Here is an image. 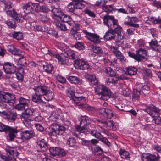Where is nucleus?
I'll return each mask as SVG.
<instances>
[{
    "instance_id": "10",
    "label": "nucleus",
    "mask_w": 161,
    "mask_h": 161,
    "mask_svg": "<svg viewBox=\"0 0 161 161\" xmlns=\"http://www.w3.org/2000/svg\"><path fill=\"white\" fill-rule=\"evenodd\" d=\"M82 31L86 35V37L91 42L96 43H98L100 42V40L98 35L90 33L86 30H83Z\"/></svg>"
},
{
    "instance_id": "27",
    "label": "nucleus",
    "mask_w": 161,
    "mask_h": 161,
    "mask_svg": "<svg viewBox=\"0 0 161 161\" xmlns=\"http://www.w3.org/2000/svg\"><path fill=\"white\" fill-rule=\"evenodd\" d=\"M32 3H28L25 4L23 7L24 12L26 14L30 13L32 11Z\"/></svg>"
},
{
    "instance_id": "25",
    "label": "nucleus",
    "mask_w": 161,
    "mask_h": 161,
    "mask_svg": "<svg viewBox=\"0 0 161 161\" xmlns=\"http://www.w3.org/2000/svg\"><path fill=\"white\" fill-rule=\"evenodd\" d=\"M85 77L92 84L96 85L98 83V80L94 75L87 74L85 75Z\"/></svg>"
},
{
    "instance_id": "34",
    "label": "nucleus",
    "mask_w": 161,
    "mask_h": 161,
    "mask_svg": "<svg viewBox=\"0 0 161 161\" xmlns=\"http://www.w3.org/2000/svg\"><path fill=\"white\" fill-rule=\"evenodd\" d=\"M43 69L45 72L48 74L52 73L54 69V67L51 64H47L43 66Z\"/></svg>"
},
{
    "instance_id": "28",
    "label": "nucleus",
    "mask_w": 161,
    "mask_h": 161,
    "mask_svg": "<svg viewBox=\"0 0 161 161\" xmlns=\"http://www.w3.org/2000/svg\"><path fill=\"white\" fill-rule=\"evenodd\" d=\"M122 90L121 93L125 97L129 96L130 93L126 85L124 84H121L120 85Z\"/></svg>"
},
{
    "instance_id": "11",
    "label": "nucleus",
    "mask_w": 161,
    "mask_h": 161,
    "mask_svg": "<svg viewBox=\"0 0 161 161\" xmlns=\"http://www.w3.org/2000/svg\"><path fill=\"white\" fill-rule=\"evenodd\" d=\"M3 67L6 73L12 74L15 73L16 71V66L11 63L9 62L4 63Z\"/></svg>"
},
{
    "instance_id": "49",
    "label": "nucleus",
    "mask_w": 161,
    "mask_h": 161,
    "mask_svg": "<svg viewBox=\"0 0 161 161\" xmlns=\"http://www.w3.org/2000/svg\"><path fill=\"white\" fill-rule=\"evenodd\" d=\"M24 112L28 115L29 116L31 117L34 116L35 110L33 108H28L25 110Z\"/></svg>"
},
{
    "instance_id": "5",
    "label": "nucleus",
    "mask_w": 161,
    "mask_h": 161,
    "mask_svg": "<svg viewBox=\"0 0 161 161\" xmlns=\"http://www.w3.org/2000/svg\"><path fill=\"white\" fill-rule=\"evenodd\" d=\"M51 131L49 135L53 139H55L58 135H62L65 130V128L62 126L55 124L50 128Z\"/></svg>"
},
{
    "instance_id": "41",
    "label": "nucleus",
    "mask_w": 161,
    "mask_h": 161,
    "mask_svg": "<svg viewBox=\"0 0 161 161\" xmlns=\"http://www.w3.org/2000/svg\"><path fill=\"white\" fill-rule=\"evenodd\" d=\"M89 133L92 136L97 139L100 137V136L101 135L100 132H97L96 130L94 129H90L89 132Z\"/></svg>"
},
{
    "instance_id": "15",
    "label": "nucleus",
    "mask_w": 161,
    "mask_h": 161,
    "mask_svg": "<svg viewBox=\"0 0 161 161\" xmlns=\"http://www.w3.org/2000/svg\"><path fill=\"white\" fill-rule=\"evenodd\" d=\"M99 112L100 114L108 119H111L115 117L112 111L110 109L100 108L99 110Z\"/></svg>"
},
{
    "instance_id": "19",
    "label": "nucleus",
    "mask_w": 161,
    "mask_h": 161,
    "mask_svg": "<svg viewBox=\"0 0 161 161\" xmlns=\"http://www.w3.org/2000/svg\"><path fill=\"white\" fill-rule=\"evenodd\" d=\"M38 137L37 143L38 146L42 149L43 151L46 150V147H47V142L46 140L44 139H40L39 138L38 135H37Z\"/></svg>"
},
{
    "instance_id": "62",
    "label": "nucleus",
    "mask_w": 161,
    "mask_h": 161,
    "mask_svg": "<svg viewBox=\"0 0 161 161\" xmlns=\"http://www.w3.org/2000/svg\"><path fill=\"white\" fill-rule=\"evenodd\" d=\"M117 36V38L116 39V42L118 43H122L124 41V39L123 36L120 35L116 36Z\"/></svg>"
},
{
    "instance_id": "9",
    "label": "nucleus",
    "mask_w": 161,
    "mask_h": 161,
    "mask_svg": "<svg viewBox=\"0 0 161 161\" xmlns=\"http://www.w3.org/2000/svg\"><path fill=\"white\" fill-rule=\"evenodd\" d=\"M14 95L8 92L0 91V101L2 102L8 103L11 101L14 100Z\"/></svg>"
},
{
    "instance_id": "26",
    "label": "nucleus",
    "mask_w": 161,
    "mask_h": 161,
    "mask_svg": "<svg viewBox=\"0 0 161 161\" xmlns=\"http://www.w3.org/2000/svg\"><path fill=\"white\" fill-rule=\"evenodd\" d=\"M149 44L155 51H159L160 50L161 46L158 45V42L156 39H152L149 42Z\"/></svg>"
},
{
    "instance_id": "56",
    "label": "nucleus",
    "mask_w": 161,
    "mask_h": 161,
    "mask_svg": "<svg viewBox=\"0 0 161 161\" xmlns=\"http://www.w3.org/2000/svg\"><path fill=\"white\" fill-rule=\"evenodd\" d=\"M9 128V126L5 125L4 124L0 123V132H5L6 130H7Z\"/></svg>"
},
{
    "instance_id": "1",
    "label": "nucleus",
    "mask_w": 161,
    "mask_h": 161,
    "mask_svg": "<svg viewBox=\"0 0 161 161\" xmlns=\"http://www.w3.org/2000/svg\"><path fill=\"white\" fill-rule=\"evenodd\" d=\"M35 91V94L32 95V100L34 102L40 104L45 103L43 99V95L47 91L46 86H39L33 88Z\"/></svg>"
},
{
    "instance_id": "33",
    "label": "nucleus",
    "mask_w": 161,
    "mask_h": 161,
    "mask_svg": "<svg viewBox=\"0 0 161 161\" xmlns=\"http://www.w3.org/2000/svg\"><path fill=\"white\" fill-rule=\"evenodd\" d=\"M30 118L31 117L29 116L26 114L24 111L22 112L20 115V118L24 123H25V122L28 123L29 122L30 120Z\"/></svg>"
},
{
    "instance_id": "37",
    "label": "nucleus",
    "mask_w": 161,
    "mask_h": 161,
    "mask_svg": "<svg viewBox=\"0 0 161 161\" xmlns=\"http://www.w3.org/2000/svg\"><path fill=\"white\" fill-rule=\"evenodd\" d=\"M68 79L70 82L73 84H78L80 81L79 78L76 76H69Z\"/></svg>"
},
{
    "instance_id": "64",
    "label": "nucleus",
    "mask_w": 161,
    "mask_h": 161,
    "mask_svg": "<svg viewBox=\"0 0 161 161\" xmlns=\"http://www.w3.org/2000/svg\"><path fill=\"white\" fill-rule=\"evenodd\" d=\"M144 72L145 75L149 77L152 76V73L151 70L148 69H144Z\"/></svg>"
},
{
    "instance_id": "24",
    "label": "nucleus",
    "mask_w": 161,
    "mask_h": 161,
    "mask_svg": "<svg viewBox=\"0 0 161 161\" xmlns=\"http://www.w3.org/2000/svg\"><path fill=\"white\" fill-rule=\"evenodd\" d=\"M116 36V35L114 33L112 29L109 30V31L106 32L105 35L104 36V38L107 40H110L112 39H114L115 37Z\"/></svg>"
},
{
    "instance_id": "32",
    "label": "nucleus",
    "mask_w": 161,
    "mask_h": 161,
    "mask_svg": "<svg viewBox=\"0 0 161 161\" xmlns=\"http://www.w3.org/2000/svg\"><path fill=\"white\" fill-rule=\"evenodd\" d=\"M141 90L140 89H134L132 94V100L133 101L138 100L140 94Z\"/></svg>"
},
{
    "instance_id": "61",
    "label": "nucleus",
    "mask_w": 161,
    "mask_h": 161,
    "mask_svg": "<svg viewBox=\"0 0 161 161\" xmlns=\"http://www.w3.org/2000/svg\"><path fill=\"white\" fill-rule=\"evenodd\" d=\"M111 49L113 52L116 56L119 55V54H120V53H121L118 50L117 48L115 47H111Z\"/></svg>"
},
{
    "instance_id": "59",
    "label": "nucleus",
    "mask_w": 161,
    "mask_h": 161,
    "mask_svg": "<svg viewBox=\"0 0 161 161\" xmlns=\"http://www.w3.org/2000/svg\"><path fill=\"white\" fill-rule=\"evenodd\" d=\"M82 2L78 1L75 3L76 9H82L84 7V4L81 3Z\"/></svg>"
},
{
    "instance_id": "30",
    "label": "nucleus",
    "mask_w": 161,
    "mask_h": 161,
    "mask_svg": "<svg viewBox=\"0 0 161 161\" xmlns=\"http://www.w3.org/2000/svg\"><path fill=\"white\" fill-rule=\"evenodd\" d=\"M92 49L94 52L97 54L101 55L102 54L103 56H104V55H105L106 56H108V54L107 53H103V51L102 49L100 47L97 46H93Z\"/></svg>"
},
{
    "instance_id": "35",
    "label": "nucleus",
    "mask_w": 161,
    "mask_h": 161,
    "mask_svg": "<svg viewBox=\"0 0 161 161\" xmlns=\"http://www.w3.org/2000/svg\"><path fill=\"white\" fill-rule=\"evenodd\" d=\"M119 153L121 157L123 159H128L130 157L129 153L124 150H120Z\"/></svg>"
},
{
    "instance_id": "2",
    "label": "nucleus",
    "mask_w": 161,
    "mask_h": 161,
    "mask_svg": "<svg viewBox=\"0 0 161 161\" xmlns=\"http://www.w3.org/2000/svg\"><path fill=\"white\" fill-rule=\"evenodd\" d=\"M145 110L152 117L153 120L156 124H161V117L159 114L160 110L158 108L151 105Z\"/></svg>"
},
{
    "instance_id": "60",
    "label": "nucleus",
    "mask_w": 161,
    "mask_h": 161,
    "mask_svg": "<svg viewBox=\"0 0 161 161\" xmlns=\"http://www.w3.org/2000/svg\"><path fill=\"white\" fill-rule=\"evenodd\" d=\"M142 92L144 94L148 93L150 90L149 87L147 85L143 86L142 87Z\"/></svg>"
},
{
    "instance_id": "36",
    "label": "nucleus",
    "mask_w": 161,
    "mask_h": 161,
    "mask_svg": "<svg viewBox=\"0 0 161 161\" xmlns=\"http://www.w3.org/2000/svg\"><path fill=\"white\" fill-rule=\"evenodd\" d=\"M54 24L58 29L63 31H65L67 30V28L64 24L61 23L58 21L54 22Z\"/></svg>"
},
{
    "instance_id": "54",
    "label": "nucleus",
    "mask_w": 161,
    "mask_h": 161,
    "mask_svg": "<svg viewBox=\"0 0 161 161\" xmlns=\"http://www.w3.org/2000/svg\"><path fill=\"white\" fill-rule=\"evenodd\" d=\"M98 139L107 145L109 146L110 145V142L108 141V139L106 138L103 137L101 134Z\"/></svg>"
},
{
    "instance_id": "39",
    "label": "nucleus",
    "mask_w": 161,
    "mask_h": 161,
    "mask_svg": "<svg viewBox=\"0 0 161 161\" xmlns=\"http://www.w3.org/2000/svg\"><path fill=\"white\" fill-rule=\"evenodd\" d=\"M71 33L73 36V37L77 40H79L80 39L81 36L80 34L72 28L71 30Z\"/></svg>"
},
{
    "instance_id": "17",
    "label": "nucleus",
    "mask_w": 161,
    "mask_h": 161,
    "mask_svg": "<svg viewBox=\"0 0 161 161\" xmlns=\"http://www.w3.org/2000/svg\"><path fill=\"white\" fill-rule=\"evenodd\" d=\"M9 128L6 130L5 132H9L8 137L10 141H13L16 137L18 130L16 128L9 126Z\"/></svg>"
},
{
    "instance_id": "38",
    "label": "nucleus",
    "mask_w": 161,
    "mask_h": 161,
    "mask_svg": "<svg viewBox=\"0 0 161 161\" xmlns=\"http://www.w3.org/2000/svg\"><path fill=\"white\" fill-rule=\"evenodd\" d=\"M103 11L109 13L114 10V8L112 5H105L103 6L102 8Z\"/></svg>"
},
{
    "instance_id": "4",
    "label": "nucleus",
    "mask_w": 161,
    "mask_h": 161,
    "mask_svg": "<svg viewBox=\"0 0 161 161\" xmlns=\"http://www.w3.org/2000/svg\"><path fill=\"white\" fill-rule=\"evenodd\" d=\"M7 157L0 155V161H16L17 155L16 149L9 146H7L5 148Z\"/></svg>"
},
{
    "instance_id": "47",
    "label": "nucleus",
    "mask_w": 161,
    "mask_h": 161,
    "mask_svg": "<svg viewBox=\"0 0 161 161\" xmlns=\"http://www.w3.org/2000/svg\"><path fill=\"white\" fill-rule=\"evenodd\" d=\"M114 28V30H112L113 32V33L115 34L116 36L121 35L122 28L119 26L118 24L117 25V27Z\"/></svg>"
},
{
    "instance_id": "58",
    "label": "nucleus",
    "mask_w": 161,
    "mask_h": 161,
    "mask_svg": "<svg viewBox=\"0 0 161 161\" xmlns=\"http://www.w3.org/2000/svg\"><path fill=\"white\" fill-rule=\"evenodd\" d=\"M75 47L79 50H82L84 48V44L82 42H78L76 43L75 45Z\"/></svg>"
},
{
    "instance_id": "50",
    "label": "nucleus",
    "mask_w": 161,
    "mask_h": 161,
    "mask_svg": "<svg viewBox=\"0 0 161 161\" xmlns=\"http://www.w3.org/2000/svg\"><path fill=\"white\" fill-rule=\"evenodd\" d=\"M50 152L52 155L55 156L58 155L59 148L56 147H52L49 149Z\"/></svg>"
},
{
    "instance_id": "7",
    "label": "nucleus",
    "mask_w": 161,
    "mask_h": 161,
    "mask_svg": "<svg viewBox=\"0 0 161 161\" xmlns=\"http://www.w3.org/2000/svg\"><path fill=\"white\" fill-rule=\"evenodd\" d=\"M17 100L19 103L15 106V108L18 110L23 111L25 109L26 107L29 106L30 101L29 99H27L21 97H19Z\"/></svg>"
},
{
    "instance_id": "44",
    "label": "nucleus",
    "mask_w": 161,
    "mask_h": 161,
    "mask_svg": "<svg viewBox=\"0 0 161 161\" xmlns=\"http://www.w3.org/2000/svg\"><path fill=\"white\" fill-rule=\"evenodd\" d=\"M114 79L112 77H109L106 79L105 81V83L106 84L108 85H110L111 84H115L117 81H118V79L115 78Z\"/></svg>"
},
{
    "instance_id": "31",
    "label": "nucleus",
    "mask_w": 161,
    "mask_h": 161,
    "mask_svg": "<svg viewBox=\"0 0 161 161\" xmlns=\"http://www.w3.org/2000/svg\"><path fill=\"white\" fill-rule=\"evenodd\" d=\"M59 19L63 22H66L68 25H71V18L70 16L65 14H64V13L62 15V16Z\"/></svg>"
},
{
    "instance_id": "21",
    "label": "nucleus",
    "mask_w": 161,
    "mask_h": 161,
    "mask_svg": "<svg viewBox=\"0 0 161 161\" xmlns=\"http://www.w3.org/2000/svg\"><path fill=\"white\" fill-rule=\"evenodd\" d=\"M137 57L139 58L137 61H139L142 59H144L147 56V52L143 49H140L136 51Z\"/></svg>"
},
{
    "instance_id": "22",
    "label": "nucleus",
    "mask_w": 161,
    "mask_h": 161,
    "mask_svg": "<svg viewBox=\"0 0 161 161\" xmlns=\"http://www.w3.org/2000/svg\"><path fill=\"white\" fill-rule=\"evenodd\" d=\"M34 133L32 131L26 130L22 132L21 134V138L25 139H29L35 136Z\"/></svg>"
},
{
    "instance_id": "40",
    "label": "nucleus",
    "mask_w": 161,
    "mask_h": 161,
    "mask_svg": "<svg viewBox=\"0 0 161 161\" xmlns=\"http://www.w3.org/2000/svg\"><path fill=\"white\" fill-rule=\"evenodd\" d=\"M12 35L14 38L18 40H21L23 38V34L21 32H14Z\"/></svg>"
},
{
    "instance_id": "55",
    "label": "nucleus",
    "mask_w": 161,
    "mask_h": 161,
    "mask_svg": "<svg viewBox=\"0 0 161 161\" xmlns=\"http://www.w3.org/2000/svg\"><path fill=\"white\" fill-rule=\"evenodd\" d=\"M3 3L5 6L6 9H9L11 8V2L8 0H5L3 1Z\"/></svg>"
},
{
    "instance_id": "48",
    "label": "nucleus",
    "mask_w": 161,
    "mask_h": 161,
    "mask_svg": "<svg viewBox=\"0 0 161 161\" xmlns=\"http://www.w3.org/2000/svg\"><path fill=\"white\" fill-rule=\"evenodd\" d=\"M106 72L108 74V75L111 77H114L115 78H116V76H117V75L114 71L111 68L108 67L106 69Z\"/></svg>"
},
{
    "instance_id": "18",
    "label": "nucleus",
    "mask_w": 161,
    "mask_h": 161,
    "mask_svg": "<svg viewBox=\"0 0 161 161\" xmlns=\"http://www.w3.org/2000/svg\"><path fill=\"white\" fill-rule=\"evenodd\" d=\"M51 12L54 15L53 18H57L59 19L62 16L63 13L61 10L58 8H55L54 6H51Z\"/></svg>"
},
{
    "instance_id": "3",
    "label": "nucleus",
    "mask_w": 161,
    "mask_h": 161,
    "mask_svg": "<svg viewBox=\"0 0 161 161\" xmlns=\"http://www.w3.org/2000/svg\"><path fill=\"white\" fill-rule=\"evenodd\" d=\"M96 94L101 95L100 99L107 100L112 97V92L110 89L105 86L99 85L95 88Z\"/></svg>"
},
{
    "instance_id": "20",
    "label": "nucleus",
    "mask_w": 161,
    "mask_h": 161,
    "mask_svg": "<svg viewBox=\"0 0 161 161\" xmlns=\"http://www.w3.org/2000/svg\"><path fill=\"white\" fill-rule=\"evenodd\" d=\"M5 118H6L9 121L13 122L16 119L17 114L15 113L9 112H6V114L4 115Z\"/></svg>"
},
{
    "instance_id": "63",
    "label": "nucleus",
    "mask_w": 161,
    "mask_h": 161,
    "mask_svg": "<svg viewBox=\"0 0 161 161\" xmlns=\"http://www.w3.org/2000/svg\"><path fill=\"white\" fill-rule=\"evenodd\" d=\"M116 57L122 63H125L126 61V58L122 55L121 53H120V54H119V55L117 56Z\"/></svg>"
},
{
    "instance_id": "53",
    "label": "nucleus",
    "mask_w": 161,
    "mask_h": 161,
    "mask_svg": "<svg viewBox=\"0 0 161 161\" xmlns=\"http://www.w3.org/2000/svg\"><path fill=\"white\" fill-rule=\"evenodd\" d=\"M55 76L57 80L60 83H64L66 81V79L60 75H55Z\"/></svg>"
},
{
    "instance_id": "51",
    "label": "nucleus",
    "mask_w": 161,
    "mask_h": 161,
    "mask_svg": "<svg viewBox=\"0 0 161 161\" xmlns=\"http://www.w3.org/2000/svg\"><path fill=\"white\" fill-rule=\"evenodd\" d=\"M5 23L11 28H14L16 26L15 22L13 20H8L6 21Z\"/></svg>"
},
{
    "instance_id": "43",
    "label": "nucleus",
    "mask_w": 161,
    "mask_h": 161,
    "mask_svg": "<svg viewBox=\"0 0 161 161\" xmlns=\"http://www.w3.org/2000/svg\"><path fill=\"white\" fill-rule=\"evenodd\" d=\"M75 9V5L73 2L69 3L67 6V10L68 12H73Z\"/></svg>"
},
{
    "instance_id": "52",
    "label": "nucleus",
    "mask_w": 161,
    "mask_h": 161,
    "mask_svg": "<svg viewBox=\"0 0 161 161\" xmlns=\"http://www.w3.org/2000/svg\"><path fill=\"white\" fill-rule=\"evenodd\" d=\"M67 143L70 147H73L76 144L75 139L74 137H70L68 139Z\"/></svg>"
},
{
    "instance_id": "45",
    "label": "nucleus",
    "mask_w": 161,
    "mask_h": 161,
    "mask_svg": "<svg viewBox=\"0 0 161 161\" xmlns=\"http://www.w3.org/2000/svg\"><path fill=\"white\" fill-rule=\"evenodd\" d=\"M80 124H83L84 125H88V121H89L88 118L86 116H81L80 118Z\"/></svg>"
},
{
    "instance_id": "29",
    "label": "nucleus",
    "mask_w": 161,
    "mask_h": 161,
    "mask_svg": "<svg viewBox=\"0 0 161 161\" xmlns=\"http://www.w3.org/2000/svg\"><path fill=\"white\" fill-rule=\"evenodd\" d=\"M137 72V69L134 67L130 66L126 68V74L129 75H135Z\"/></svg>"
},
{
    "instance_id": "42",
    "label": "nucleus",
    "mask_w": 161,
    "mask_h": 161,
    "mask_svg": "<svg viewBox=\"0 0 161 161\" xmlns=\"http://www.w3.org/2000/svg\"><path fill=\"white\" fill-rule=\"evenodd\" d=\"M67 94V96H68L71 99H72L73 100L76 97L75 95L74 90L71 88L69 89Z\"/></svg>"
},
{
    "instance_id": "46",
    "label": "nucleus",
    "mask_w": 161,
    "mask_h": 161,
    "mask_svg": "<svg viewBox=\"0 0 161 161\" xmlns=\"http://www.w3.org/2000/svg\"><path fill=\"white\" fill-rule=\"evenodd\" d=\"M106 3V2L105 0H100L97 1L93 5L95 7H103V6Z\"/></svg>"
},
{
    "instance_id": "23",
    "label": "nucleus",
    "mask_w": 161,
    "mask_h": 161,
    "mask_svg": "<svg viewBox=\"0 0 161 161\" xmlns=\"http://www.w3.org/2000/svg\"><path fill=\"white\" fill-rule=\"evenodd\" d=\"M46 87L47 88V91L43 95L44 100L47 101H49L52 100L54 97V94L52 91L49 90V88L47 86Z\"/></svg>"
},
{
    "instance_id": "6",
    "label": "nucleus",
    "mask_w": 161,
    "mask_h": 161,
    "mask_svg": "<svg viewBox=\"0 0 161 161\" xmlns=\"http://www.w3.org/2000/svg\"><path fill=\"white\" fill-rule=\"evenodd\" d=\"M104 24L111 29L117 27L118 24V20L114 19V17L111 16L106 15L104 16L103 19Z\"/></svg>"
},
{
    "instance_id": "12",
    "label": "nucleus",
    "mask_w": 161,
    "mask_h": 161,
    "mask_svg": "<svg viewBox=\"0 0 161 161\" xmlns=\"http://www.w3.org/2000/svg\"><path fill=\"white\" fill-rule=\"evenodd\" d=\"M6 14L8 15L14 19L18 23H22L24 19L22 15L20 14H17L14 10H7Z\"/></svg>"
},
{
    "instance_id": "16",
    "label": "nucleus",
    "mask_w": 161,
    "mask_h": 161,
    "mask_svg": "<svg viewBox=\"0 0 161 161\" xmlns=\"http://www.w3.org/2000/svg\"><path fill=\"white\" fill-rule=\"evenodd\" d=\"M77 132L80 134V136L83 137V139L86 136V134L89 133V129L88 128L87 125H84L82 127L79 126H77L75 127Z\"/></svg>"
},
{
    "instance_id": "8",
    "label": "nucleus",
    "mask_w": 161,
    "mask_h": 161,
    "mask_svg": "<svg viewBox=\"0 0 161 161\" xmlns=\"http://www.w3.org/2000/svg\"><path fill=\"white\" fill-rule=\"evenodd\" d=\"M73 101L78 105L82 106L83 108L87 109L88 110L91 111L94 109L93 107L85 103L86 98L83 96L80 97L76 96Z\"/></svg>"
},
{
    "instance_id": "13",
    "label": "nucleus",
    "mask_w": 161,
    "mask_h": 161,
    "mask_svg": "<svg viewBox=\"0 0 161 161\" xmlns=\"http://www.w3.org/2000/svg\"><path fill=\"white\" fill-rule=\"evenodd\" d=\"M75 63L76 68L80 69H87L90 67L87 62L82 59H77L75 60Z\"/></svg>"
},
{
    "instance_id": "14",
    "label": "nucleus",
    "mask_w": 161,
    "mask_h": 161,
    "mask_svg": "<svg viewBox=\"0 0 161 161\" xmlns=\"http://www.w3.org/2000/svg\"><path fill=\"white\" fill-rule=\"evenodd\" d=\"M128 19L129 21H125L124 22L125 25L130 27H132L136 28H138L139 25L136 23L139 21L138 19L136 17H130L128 16Z\"/></svg>"
},
{
    "instance_id": "57",
    "label": "nucleus",
    "mask_w": 161,
    "mask_h": 161,
    "mask_svg": "<svg viewBox=\"0 0 161 161\" xmlns=\"http://www.w3.org/2000/svg\"><path fill=\"white\" fill-rule=\"evenodd\" d=\"M8 51L11 53L12 54L14 53L15 51L16 50V48L14 46L12 45H8L7 46Z\"/></svg>"
}]
</instances>
